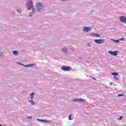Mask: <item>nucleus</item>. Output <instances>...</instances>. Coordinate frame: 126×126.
<instances>
[{"label":"nucleus","mask_w":126,"mask_h":126,"mask_svg":"<svg viewBox=\"0 0 126 126\" xmlns=\"http://www.w3.org/2000/svg\"><path fill=\"white\" fill-rule=\"evenodd\" d=\"M120 21H121L122 22L126 23V17L125 16H121L120 17Z\"/></svg>","instance_id":"0eeeda50"},{"label":"nucleus","mask_w":126,"mask_h":126,"mask_svg":"<svg viewBox=\"0 0 126 126\" xmlns=\"http://www.w3.org/2000/svg\"><path fill=\"white\" fill-rule=\"evenodd\" d=\"M61 69L62 70H63V71H69V70L71 69V67L69 66H62Z\"/></svg>","instance_id":"f03ea898"},{"label":"nucleus","mask_w":126,"mask_h":126,"mask_svg":"<svg viewBox=\"0 0 126 126\" xmlns=\"http://www.w3.org/2000/svg\"><path fill=\"white\" fill-rule=\"evenodd\" d=\"M13 53L14 54V55H17L18 54V52H17V51H14L13 52Z\"/></svg>","instance_id":"4468645a"},{"label":"nucleus","mask_w":126,"mask_h":126,"mask_svg":"<svg viewBox=\"0 0 126 126\" xmlns=\"http://www.w3.org/2000/svg\"><path fill=\"white\" fill-rule=\"evenodd\" d=\"M124 40H125V38L123 37L120 39V41H124Z\"/></svg>","instance_id":"a211bd4d"},{"label":"nucleus","mask_w":126,"mask_h":126,"mask_svg":"<svg viewBox=\"0 0 126 126\" xmlns=\"http://www.w3.org/2000/svg\"><path fill=\"white\" fill-rule=\"evenodd\" d=\"M19 64H21V65H23L25 67H32V66H34V65H35V64L34 63H31L28 65H24L23 64L19 63Z\"/></svg>","instance_id":"39448f33"},{"label":"nucleus","mask_w":126,"mask_h":126,"mask_svg":"<svg viewBox=\"0 0 126 126\" xmlns=\"http://www.w3.org/2000/svg\"><path fill=\"white\" fill-rule=\"evenodd\" d=\"M38 121H40V122H43V123H45V122H46V121L43 120H38Z\"/></svg>","instance_id":"aec40b11"},{"label":"nucleus","mask_w":126,"mask_h":126,"mask_svg":"<svg viewBox=\"0 0 126 126\" xmlns=\"http://www.w3.org/2000/svg\"><path fill=\"white\" fill-rule=\"evenodd\" d=\"M37 9L39 12H41L43 10V6L41 3H37L36 4Z\"/></svg>","instance_id":"f257e3e1"},{"label":"nucleus","mask_w":126,"mask_h":126,"mask_svg":"<svg viewBox=\"0 0 126 126\" xmlns=\"http://www.w3.org/2000/svg\"><path fill=\"white\" fill-rule=\"evenodd\" d=\"M84 31L86 32H89V31H91V27H84L83 28Z\"/></svg>","instance_id":"423d86ee"},{"label":"nucleus","mask_w":126,"mask_h":126,"mask_svg":"<svg viewBox=\"0 0 126 126\" xmlns=\"http://www.w3.org/2000/svg\"><path fill=\"white\" fill-rule=\"evenodd\" d=\"M109 54H111L112 56H116L118 55L117 53H118V51H114V52H112V51H109L108 52Z\"/></svg>","instance_id":"1a4fd4ad"},{"label":"nucleus","mask_w":126,"mask_h":126,"mask_svg":"<svg viewBox=\"0 0 126 126\" xmlns=\"http://www.w3.org/2000/svg\"><path fill=\"white\" fill-rule=\"evenodd\" d=\"M95 43L96 44H104V39H95L94 40Z\"/></svg>","instance_id":"20e7f679"},{"label":"nucleus","mask_w":126,"mask_h":126,"mask_svg":"<svg viewBox=\"0 0 126 126\" xmlns=\"http://www.w3.org/2000/svg\"><path fill=\"white\" fill-rule=\"evenodd\" d=\"M112 75H114L115 79H116V80H118L119 79L118 77L117 76V75H119V73L114 72L112 73Z\"/></svg>","instance_id":"6e6552de"},{"label":"nucleus","mask_w":126,"mask_h":126,"mask_svg":"<svg viewBox=\"0 0 126 126\" xmlns=\"http://www.w3.org/2000/svg\"><path fill=\"white\" fill-rule=\"evenodd\" d=\"M69 121H71V115H69Z\"/></svg>","instance_id":"6ab92c4d"},{"label":"nucleus","mask_w":126,"mask_h":126,"mask_svg":"<svg viewBox=\"0 0 126 126\" xmlns=\"http://www.w3.org/2000/svg\"><path fill=\"white\" fill-rule=\"evenodd\" d=\"M114 41L115 42V43H119L120 40H114Z\"/></svg>","instance_id":"dca6fc26"},{"label":"nucleus","mask_w":126,"mask_h":126,"mask_svg":"<svg viewBox=\"0 0 126 126\" xmlns=\"http://www.w3.org/2000/svg\"><path fill=\"white\" fill-rule=\"evenodd\" d=\"M18 12H19V11H18Z\"/></svg>","instance_id":"5701e85b"},{"label":"nucleus","mask_w":126,"mask_h":126,"mask_svg":"<svg viewBox=\"0 0 126 126\" xmlns=\"http://www.w3.org/2000/svg\"><path fill=\"white\" fill-rule=\"evenodd\" d=\"M27 6L28 7V10H30V9H32V8H33V2L30 1L27 2Z\"/></svg>","instance_id":"7ed1b4c3"},{"label":"nucleus","mask_w":126,"mask_h":126,"mask_svg":"<svg viewBox=\"0 0 126 126\" xmlns=\"http://www.w3.org/2000/svg\"><path fill=\"white\" fill-rule=\"evenodd\" d=\"M29 102L31 103L32 105H34V104H35V102L33 101V99L29 100Z\"/></svg>","instance_id":"ddd939ff"},{"label":"nucleus","mask_w":126,"mask_h":126,"mask_svg":"<svg viewBox=\"0 0 126 126\" xmlns=\"http://www.w3.org/2000/svg\"><path fill=\"white\" fill-rule=\"evenodd\" d=\"M62 51H63L64 53H66V49H65V48H63Z\"/></svg>","instance_id":"2eb2a0df"},{"label":"nucleus","mask_w":126,"mask_h":126,"mask_svg":"<svg viewBox=\"0 0 126 126\" xmlns=\"http://www.w3.org/2000/svg\"><path fill=\"white\" fill-rule=\"evenodd\" d=\"M93 37L100 38V37H101V35L100 34H97V33H94V34H93Z\"/></svg>","instance_id":"9d476101"},{"label":"nucleus","mask_w":126,"mask_h":126,"mask_svg":"<svg viewBox=\"0 0 126 126\" xmlns=\"http://www.w3.org/2000/svg\"><path fill=\"white\" fill-rule=\"evenodd\" d=\"M34 95H35V93H32L31 94V98L32 99L34 98Z\"/></svg>","instance_id":"f8f14e48"},{"label":"nucleus","mask_w":126,"mask_h":126,"mask_svg":"<svg viewBox=\"0 0 126 126\" xmlns=\"http://www.w3.org/2000/svg\"><path fill=\"white\" fill-rule=\"evenodd\" d=\"M32 14H33V13H31V14H30V17H31V16H32Z\"/></svg>","instance_id":"412c9836"},{"label":"nucleus","mask_w":126,"mask_h":126,"mask_svg":"<svg viewBox=\"0 0 126 126\" xmlns=\"http://www.w3.org/2000/svg\"><path fill=\"white\" fill-rule=\"evenodd\" d=\"M0 126H1V125H0Z\"/></svg>","instance_id":"b1692460"},{"label":"nucleus","mask_w":126,"mask_h":126,"mask_svg":"<svg viewBox=\"0 0 126 126\" xmlns=\"http://www.w3.org/2000/svg\"><path fill=\"white\" fill-rule=\"evenodd\" d=\"M122 119H123V116L120 117L119 120H122Z\"/></svg>","instance_id":"4be33fe9"},{"label":"nucleus","mask_w":126,"mask_h":126,"mask_svg":"<svg viewBox=\"0 0 126 126\" xmlns=\"http://www.w3.org/2000/svg\"><path fill=\"white\" fill-rule=\"evenodd\" d=\"M125 96V94H119L118 95V97H120V96Z\"/></svg>","instance_id":"f3484780"},{"label":"nucleus","mask_w":126,"mask_h":126,"mask_svg":"<svg viewBox=\"0 0 126 126\" xmlns=\"http://www.w3.org/2000/svg\"><path fill=\"white\" fill-rule=\"evenodd\" d=\"M73 101L74 102L75 101H79L84 102V99H83L75 98V99H73Z\"/></svg>","instance_id":"9b49d317"}]
</instances>
